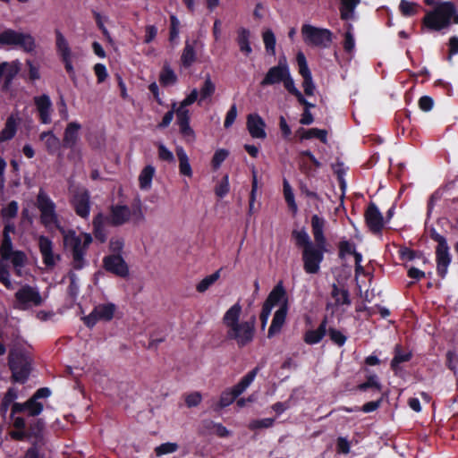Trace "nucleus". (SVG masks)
Wrapping results in <instances>:
<instances>
[{
  "instance_id": "6e6552de",
  "label": "nucleus",
  "mask_w": 458,
  "mask_h": 458,
  "mask_svg": "<svg viewBox=\"0 0 458 458\" xmlns=\"http://www.w3.org/2000/svg\"><path fill=\"white\" fill-rule=\"evenodd\" d=\"M326 252H327V244L316 242L302 250L301 259L304 271L310 275L318 273Z\"/></svg>"
},
{
  "instance_id": "4d7b16f0",
  "label": "nucleus",
  "mask_w": 458,
  "mask_h": 458,
  "mask_svg": "<svg viewBox=\"0 0 458 458\" xmlns=\"http://www.w3.org/2000/svg\"><path fill=\"white\" fill-rule=\"evenodd\" d=\"M203 426L207 429L215 428V434L220 437H227L230 435L229 430L221 423H216L208 420L203 421Z\"/></svg>"
},
{
  "instance_id": "b1692460",
  "label": "nucleus",
  "mask_w": 458,
  "mask_h": 458,
  "mask_svg": "<svg viewBox=\"0 0 458 458\" xmlns=\"http://www.w3.org/2000/svg\"><path fill=\"white\" fill-rule=\"evenodd\" d=\"M81 125L77 122H72L67 124L62 140L64 148L73 149L79 140V131Z\"/></svg>"
},
{
  "instance_id": "3c124183",
  "label": "nucleus",
  "mask_w": 458,
  "mask_h": 458,
  "mask_svg": "<svg viewBox=\"0 0 458 458\" xmlns=\"http://www.w3.org/2000/svg\"><path fill=\"white\" fill-rule=\"evenodd\" d=\"M215 90H216V85L211 81L210 75L208 74L206 76V79L204 81L202 87L200 88L199 102L210 98L215 93Z\"/></svg>"
},
{
  "instance_id": "473e14b6",
  "label": "nucleus",
  "mask_w": 458,
  "mask_h": 458,
  "mask_svg": "<svg viewBox=\"0 0 458 458\" xmlns=\"http://www.w3.org/2000/svg\"><path fill=\"white\" fill-rule=\"evenodd\" d=\"M45 428V421L42 419H37L31 421L26 429L30 439L33 438L32 444H38L43 440V431Z\"/></svg>"
},
{
  "instance_id": "052dcab7",
  "label": "nucleus",
  "mask_w": 458,
  "mask_h": 458,
  "mask_svg": "<svg viewBox=\"0 0 458 458\" xmlns=\"http://www.w3.org/2000/svg\"><path fill=\"white\" fill-rule=\"evenodd\" d=\"M296 61L298 64L299 73L302 78L310 77L311 72L308 66L306 57L302 52H299L296 55Z\"/></svg>"
},
{
  "instance_id": "13d9d810",
  "label": "nucleus",
  "mask_w": 458,
  "mask_h": 458,
  "mask_svg": "<svg viewBox=\"0 0 458 458\" xmlns=\"http://www.w3.org/2000/svg\"><path fill=\"white\" fill-rule=\"evenodd\" d=\"M328 332V335L330 340L338 347H342L345 344L347 341V336L344 335L340 330L329 327V329L327 331Z\"/></svg>"
},
{
  "instance_id": "cd10ccee",
  "label": "nucleus",
  "mask_w": 458,
  "mask_h": 458,
  "mask_svg": "<svg viewBox=\"0 0 458 458\" xmlns=\"http://www.w3.org/2000/svg\"><path fill=\"white\" fill-rule=\"evenodd\" d=\"M38 247L42 255L43 262L47 267H52L55 265V259L53 252L52 241L44 235L38 239Z\"/></svg>"
},
{
  "instance_id": "0eeeda50",
  "label": "nucleus",
  "mask_w": 458,
  "mask_h": 458,
  "mask_svg": "<svg viewBox=\"0 0 458 458\" xmlns=\"http://www.w3.org/2000/svg\"><path fill=\"white\" fill-rule=\"evenodd\" d=\"M430 238L437 242L436 247L437 273L441 278H445L452 261L447 241L445 236L438 233L434 228L430 231Z\"/></svg>"
},
{
  "instance_id": "2eb2a0df",
  "label": "nucleus",
  "mask_w": 458,
  "mask_h": 458,
  "mask_svg": "<svg viewBox=\"0 0 458 458\" xmlns=\"http://www.w3.org/2000/svg\"><path fill=\"white\" fill-rule=\"evenodd\" d=\"M289 71L290 68L285 57L280 58L276 65L268 69L264 78L260 81V86L267 87L281 83Z\"/></svg>"
},
{
  "instance_id": "7c9ffc66",
  "label": "nucleus",
  "mask_w": 458,
  "mask_h": 458,
  "mask_svg": "<svg viewBox=\"0 0 458 458\" xmlns=\"http://www.w3.org/2000/svg\"><path fill=\"white\" fill-rule=\"evenodd\" d=\"M39 139L45 141L46 149L50 155L55 154L62 147V142L59 138L54 134L53 131L41 132Z\"/></svg>"
},
{
  "instance_id": "864d4df0",
  "label": "nucleus",
  "mask_w": 458,
  "mask_h": 458,
  "mask_svg": "<svg viewBox=\"0 0 458 458\" xmlns=\"http://www.w3.org/2000/svg\"><path fill=\"white\" fill-rule=\"evenodd\" d=\"M262 38H263L266 51L268 54L275 55L276 41V36H275L274 32L268 29L263 32Z\"/></svg>"
},
{
  "instance_id": "7ed1b4c3",
  "label": "nucleus",
  "mask_w": 458,
  "mask_h": 458,
  "mask_svg": "<svg viewBox=\"0 0 458 458\" xmlns=\"http://www.w3.org/2000/svg\"><path fill=\"white\" fill-rule=\"evenodd\" d=\"M106 218L107 224L114 227L122 226L129 222L138 225L145 221L142 202L137 197L130 207L122 204L112 205L109 215L106 216Z\"/></svg>"
},
{
  "instance_id": "dca6fc26",
  "label": "nucleus",
  "mask_w": 458,
  "mask_h": 458,
  "mask_svg": "<svg viewBox=\"0 0 458 458\" xmlns=\"http://www.w3.org/2000/svg\"><path fill=\"white\" fill-rule=\"evenodd\" d=\"M364 218L368 228L372 233H381L385 225V220L376 203L372 201L369 203L364 213Z\"/></svg>"
},
{
  "instance_id": "ea45409f",
  "label": "nucleus",
  "mask_w": 458,
  "mask_h": 458,
  "mask_svg": "<svg viewBox=\"0 0 458 458\" xmlns=\"http://www.w3.org/2000/svg\"><path fill=\"white\" fill-rule=\"evenodd\" d=\"M176 155H177V157L179 160L180 174L184 176L191 177L192 176V169H191V166L189 162V157H188L186 152L184 151L183 148H182V147L177 148Z\"/></svg>"
},
{
  "instance_id": "6ab92c4d",
  "label": "nucleus",
  "mask_w": 458,
  "mask_h": 458,
  "mask_svg": "<svg viewBox=\"0 0 458 458\" xmlns=\"http://www.w3.org/2000/svg\"><path fill=\"white\" fill-rule=\"evenodd\" d=\"M301 160L299 168L301 172L307 177H314L317 169L321 167V163L315 157L310 150H304L301 152Z\"/></svg>"
},
{
  "instance_id": "c756f323",
  "label": "nucleus",
  "mask_w": 458,
  "mask_h": 458,
  "mask_svg": "<svg viewBox=\"0 0 458 458\" xmlns=\"http://www.w3.org/2000/svg\"><path fill=\"white\" fill-rule=\"evenodd\" d=\"M325 225L326 220L323 217L318 215H313L311 216V229L316 243L327 244V238L324 233Z\"/></svg>"
},
{
  "instance_id": "9b49d317",
  "label": "nucleus",
  "mask_w": 458,
  "mask_h": 458,
  "mask_svg": "<svg viewBox=\"0 0 458 458\" xmlns=\"http://www.w3.org/2000/svg\"><path fill=\"white\" fill-rule=\"evenodd\" d=\"M56 52L64 65V69L71 80H75V71L72 65V53L69 43L60 30H55Z\"/></svg>"
},
{
  "instance_id": "20e7f679",
  "label": "nucleus",
  "mask_w": 458,
  "mask_h": 458,
  "mask_svg": "<svg viewBox=\"0 0 458 458\" xmlns=\"http://www.w3.org/2000/svg\"><path fill=\"white\" fill-rule=\"evenodd\" d=\"M423 25L434 31L448 28L452 23L458 24V13L453 2H441L428 12L422 20Z\"/></svg>"
},
{
  "instance_id": "a19ab883",
  "label": "nucleus",
  "mask_w": 458,
  "mask_h": 458,
  "mask_svg": "<svg viewBox=\"0 0 458 458\" xmlns=\"http://www.w3.org/2000/svg\"><path fill=\"white\" fill-rule=\"evenodd\" d=\"M18 397V391L14 387H9L0 403V415L4 417L14 400Z\"/></svg>"
},
{
  "instance_id": "4468645a",
  "label": "nucleus",
  "mask_w": 458,
  "mask_h": 458,
  "mask_svg": "<svg viewBox=\"0 0 458 458\" xmlns=\"http://www.w3.org/2000/svg\"><path fill=\"white\" fill-rule=\"evenodd\" d=\"M1 260H11L14 267H21L26 261V255L21 250H13V241L11 237H3L0 246Z\"/></svg>"
},
{
  "instance_id": "a18cd8bd",
  "label": "nucleus",
  "mask_w": 458,
  "mask_h": 458,
  "mask_svg": "<svg viewBox=\"0 0 458 458\" xmlns=\"http://www.w3.org/2000/svg\"><path fill=\"white\" fill-rule=\"evenodd\" d=\"M17 47L25 53L33 54L37 47L36 40L31 34L22 32Z\"/></svg>"
},
{
  "instance_id": "680f3d73",
  "label": "nucleus",
  "mask_w": 458,
  "mask_h": 458,
  "mask_svg": "<svg viewBox=\"0 0 458 458\" xmlns=\"http://www.w3.org/2000/svg\"><path fill=\"white\" fill-rule=\"evenodd\" d=\"M180 32V21L178 18L172 14L170 16V28H169V41L174 43L179 37Z\"/></svg>"
},
{
  "instance_id": "393cba45",
  "label": "nucleus",
  "mask_w": 458,
  "mask_h": 458,
  "mask_svg": "<svg viewBox=\"0 0 458 458\" xmlns=\"http://www.w3.org/2000/svg\"><path fill=\"white\" fill-rule=\"evenodd\" d=\"M175 114L177 116V124L179 126V130L181 134L184 138H191L194 139L195 133L193 129L190 125V112L186 108L177 107L175 110Z\"/></svg>"
},
{
  "instance_id": "39448f33",
  "label": "nucleus",
  "mask_w": 458,
  "mask_h": 458,
  "mask_svg": "<svg viewBox=\"0 0 458 458\" xmlns=\"http://www.w3.org/2000/svg\"><path fill=\"white\" fill-rule=\"evenodd\" d=\"M259 371V367H255L249 371L242 379L232 388H227L220 394L219 401L212 405L215 412H220L222 409L231 405L238 396H240L254 381Z\"/></svg>"
},
{
  "instance_id": "e433bc0d",
  "label": "nucleus",
  "mask_w": 458,
  "mask_h": 458,
  "mask_svg": "<svg viewBox=\"0 0 458 458\" xmlns=\"http://www.w3.org/2000/svg\"><path fill=\"white\" fill-rule=\"evenodd\" d=\"M197 60V54L195 51V47L193 44H191L189 40H186L185 46L183 47L182 55H181V63L184 68H190Z\"/></svg>"
},
{
  "instance_id": "a878e982",
  "label": "nucleus",
  "mask_w": 458,
  "mask_h": 458,
  "mask_svg": "<svg viewBox=\"0 0 458 458\" xmlns=\"http://www.w3.org/2000/svg\"><path fill=\"white\" fill-rule=\"evenodd\" d=\"M19 72V66L15 64L3 62L0 64V79L4 78L2 91L9 90L11 84Z\"/></svg>"
},
{
  "instance_id": "e2e57ef3",
  "label": "nucleus",
  "mask_w": 458,
  "mask_h": 458,
  "mask_svg": "<svg viewBox=\"0 0 458 458\" xmlns=\"http://www.w3.org/2000/svg\"><path fill=\"white\" fill-rule=\"evenodd\" d=\"M258 191V179L257 174L255 171L252 172V182H251V191L250 193L249 199V215L251 216L253 214L254 203L256 201V194Z\"/></svg>"
},
{
  "instance_id": "f8f14e48",
  "label": "nucleus",
  "mask_w": 458,
  "mask_h": 458,
  "mask_svg": "<svg viewBox=\"0 0 458 458\" xmlns=\"http://www.w3.org/2000/svg\"><path fill=\"white\" fill-rule=\"evenodd\" d=\"M115 310L116 306L112 302L98 304L88 316H85L82 319L88 327L92 328L100 320H112Z\"/></svg>"
},
{
  "instance_id": "4c0bfd02",
  "label": "nucleus",
  "mask_w": 458,
  "mask_h": 458,
  "mask_svg": "<svg viewBox=\"0 0 458 458\" xmlns=\"http://www.w3.org/2000/svg\"><path fill=\"white\" fill-rule=\"evenodd\" d=\"M250 32L248 29L240 28L237 30V44L239 46L240 51L249 55L252 52V48L250 44Z\"/></svg>"
},
{
  "instance_id": "9d476101",
  "label": "nucleus",
  "mask_w": 458,
  "mask_h": 458,
  "mask_svg": "<svg viewBox=\"0 0 458 458\" xmlns=\"http://www.w3.org/2000/svg\"><path fill=\"white\" fill-rule=\"evenodd\" d=\"M37 207L40 211V221L44 225H57L58 215L55 211V204L43 190H39L37 196Z\"/></svg>"
},
{
  "instance_id": "37998d69",
  "label": "nucleus",
  "mask_w": 458,
  "mask_h": 458,
  "mask_svg": "<svg viewBox=\"0 0 458 458\" xmlns=\"http://www.w3.org/2000/svg\"><path fill=\"white\" fill-rule=\"evenodd\" d=\"M292 237L295 241L296 247L302 250H305V248H309L315 243L310 240V237L306 232L305 228L301 230H293Z\"/></svg>"
},
{
  "instance_id": "bb28decb",
  "label": "nucleus",
  "mask_w": 458,
  "mask_h": 458,
  "mask_svg": "<svg viewBox=\"0 0 458 458\" xmlns=\"http://www.w3.org/2000/svg\"><path fill=\"white\" fill-rule=\"evenodd\" d=\"M327 317L325 316L317 329H309L304 333L303 341L310 345L321 342L327 334Z\"/></svg>"
},
{
  "instance_id": "09e8293b",
  "label": "nucleus",
  "mask_w": 458,
  "mask_h": 458,
  "mask_svg": "<svg viewBox=\"0 0 458 458\" xmlns=\"http://www.w3.org/2000/svg\"><path fill=\"white\" fill-rule=\"evenodd\" d=\"M19 205L16 200H11L5 207L1 208V216L3 221H10L15 218L18 215Z\"/></svg>"
},
{
  "instance_id": "f704fd0d",
  "label": "nucleus",
  "mask_w": 458,
  "mask_h": 458,
  "mask_svg": "<svg viewBox=\"0 0 458 458\" xmlns=\"http://www.w3.org/2000/svg\"><path fill=\"white\" fill-rule=\"evenodd\" d=\"M331 296L335 300V306H349L352 303L349 291L344 287H339L336 284L332 285Z\"/></svg>"
},
{
  "instance_id": "5fc2aeb1",
  "label": "nucleus",
  "mask_w": 458,
  "mask_h": 458,
  "mask_svg": "<svg viewBox=\"0 0 458 458\" xmlns=\"http://www.w3.org/2000/svg\"><path fill=\"white\" fill-rule=\"evenodd\" d=\"M25 407H26V411L28 412V415L31 416V417L38 416L44 409L43 404L41 403L38 402L32 396L30 397L25 402Z\"/></svg>"
},
{
  "instance_id": "603ef678",
  "label": "nucleus",
  "mask_w": 458,
  "mask_h": 458,
  "mask_svg": "<svg viewBox=\"0 0 458 458\" xmlns=\"http://www.w3.org/2000/svg\"><path fill=\"white\" fill-rule=\"evenodd\" d=\"M356 251L355 243L348 241L343 240L338 243V257L340 259H344L347 255H353Z\"/></svg>"
},
{
  "instance_id": "2f4dec72",
  "label": "nucleus",
  "mask_w": 458,
  "mask_h": 458,
  "mask_svg": "<svg viewBox=\"0 0 458 458\" xmlns=\"http://www.w3.org/2000/svg\"><path fill=\"white\" fill-rule=\"evenodd\" d=\"M159 83L162 87H169L175 85L178 81V77L174 71L172 69L168 63H165L159 72Z\"/></svg>"
},
{
  "instance_id": "f3484780",
  "label": "nucleus",
  "mask_w": 458,
  "mask_h": 458,
  "mask_svg": "<svg viewBox=\"0 0 458 458\" xmlns=\"http://www.w3.org/2000/svg\"><path fill=\"white\" fill-rule=\"evenodd\" d=\"M14 296L22 309L30 305L37 307L42 303V297L39 292L29 284L21 286V288L15 293Z\"/></svg>"
},
{
  "instance_id": "338daca9",
  "label": "nucleus",
  "mask_w": 458,
  "mask_h": 458,
  "mask_svg": "<svg viewBox=\"0 0 458 458\" xmlns=\"http://www.w3.org/2000/svg\"><path fill=\"white\" fill-rule=\"evenodd\" d=\"M178 445L176 443H164L155 448L156 454L161 456L167 454H172L177 451Z\"/></svg>"
},
{
  "instance_id": "1a4fd4ad",
  "label": "nucleus",
  "mask_w": 458,
  "mask_h": 458,
  "mask_svg": "<svg viewBox=\"0 0 458 458\" xmlns=\"http://www.w3.org/2000/svg\"><path fill=\"white\" fill-rule=\"evenodd\" d=\"M303 40L307 45L327 48L333 41V33L328 29L318 28L310 24L301 27Z\"/></svg>"
},
{
  "instance_id": "4be33fe9",
  "label": "nucleus",
  "mask_w": 458,
  "mask_h": 458,
  "mask_svg": "<svg viewBox=\"0 0 458 458\" xmlns=\"http://www.w3.org/2000/svg\"><path fill=\"white\" fill-rule=\"evenodd\" d=\"M21 122V118L17 111L7 117L4 128L0 131V143L9 141L15 137Z\"/></svg>"
},
{
  "instance_id": "6e6d98bb",
  "label": "nucleus",
  "mask_w": 458,
  "mask_h": 458,
  "mask_svg": "<svg viewBox=\"0 0 458 458\" xmlns=\"http://www.w3.org/2000/svg\"><path fill=\"white\" fill-rule=\"evenodd\" d=\"M419 5L416 3L408 0H401L399 10L405 17L414 16L418 13Z\"/></svg>"
},
{
  "instance_id": "8fccbe9b",
  "label": "nucleus",
  "mask_w": 458,
  "mask_h": 458,
  "mask_svg": "<svg viewBox=\"0 0 458 458\" xmlns=\"http://www.w3.org/2000/svg\"><path fill=\"white\" fill-rule=\"evenodd\" d=\"M283 191H284V199L289 207V208L293 212H297V204L294 199V194L293 191V189L289 183V182L286 179H284L283 182Z\"/></svg>"
},
{
  "instance_id": "423d86ee",
  "label": "nucleus",
  "mask_w": 458,
  "mask_h": 458,
  "mask_svg": "<svg viewBox=\"0 0 458 458\" xmlns=\"http://www.w3.org/2000/svg\"><path fill=\"white\" fill-rule=\"evenodd\" d=\"M8 366L12 372L11 379L13 383L24 384L27 382L30 375L31 364L24 353L11 352L8 358Z\"/></svg>"
},
{
  "instance_id": "a211bd4d",
  "label": "nucleus",
  "mask_w": 458,
  "mask_h": 458,
  "mask_svg": "<svg viewBox=\"0 0 458 458\" xmlns=\"http://www.w3.org/2000/svg\"><path fill=\"white\" fill-rule=\"evenodd\" d=\"M246 126L252 138L260 140L267 138L266 123L258 113H252L247 115Z\"/></svg>"
},
{
  "instance_id": "49530a36",
  "label": "nucleus",
  "mask_w": 458,
  "mask_h": 458,
  "mask_svg": "<svg viewBox=\"0 0 458 458\" xmlns=\"http://www.w3.org/2000/svg\"><path fill=\"white\" fill-rule=\"evenodd\" d=\"M369 388H373L378 392L382 389L378 377L376 374L367 375L366 381L357 386V389L360 392H366Z\"/></svg>"
},
{
  "instance_id": "412c9836",
  "label": "nucleus",
  "mask_w": 458,
  "mask_h": 458,
  "mask_svg": "<svg viewBox=\"0 0 458 458\" xmlns=\"http://www.w3.org/2000/svg\"><path fill=\"white\" fill-rule=\"evenodd\" d=\"M72 207L77 216L87 219L90 213V196L88 191L75 194L71 200Z\"/></svg>"
},
{
  "instance_id": "de8ad7c7",
  "label": "nucleus",
  "mask_w": 458,
  "mask_h": 458,
  "mask_svg": "<svg viewBox=\"0 0 458 458\" xmlns=\"http://www.w3.org/2000/svg\"><path fill=\"white\" fill-rule=\"evenodd\" d=\"M221 269L216 270L213 274L204 277L197 285L196 290L198 293H205L211 285H213L220 278Z\"/></svg>"
},
{
  "instance_id": "aec40b11",
  "label": "nucleus",
  "mask_w": 458,
  "mask_h": 458,
  "mask_svg": "<svg viewBox=\"0 0 458 458\" xmlns=\"http://www.w3.org/2000/svg\"><path fill=\"white\" fill-rule=\"evenodd\" d=\"M34 104L36 106L40 123L43 124H49L52 122L51 113L53 111L52 101L49 96L42 94L41 96L35 97Z\"/></svg>"
},
{
  "instance_id": "c9c22d12",
  "label": "nucleus",
  "mask_w": 458,
  "mask_h": 458,
  "mask_svg": "<svg viewBox=\"0 0 458 458\" xmlns=\"http://www.w3.org/2000/svg\"><path fill=\"white\" fill-rule=\"evenodd\" d=\"M155 173L156 169L152 165H148L141 170L139 175V186L141 190L148 191L151 188Z\"/></svg>"
},
{
  "instance_id": "58836bf2",
  "label": "nucleus",
  "mask_w": 458,
  "mask_h": 458,
  "mask_svg": "<svg viewBox=\"0 0 458 458\" xmlns=\"http://www.w3.org/2000/svg\"><path fill=\"white\" fill-rule=\"evenodd\" d=\"M22 32L6 29L0 33V47L18 46Z\"/></svg>"
},
{
  "instance_id": "f03ea898",
  "label": "nucleus",
  "mask_w": 458,
  "mask_h": 458,
  "mask_svg": "<svg viewBox=\"0 0 458 458\" xmlns=\"http://www.w3.org/2000/svg\"><path fill=\"white\" fill-rule=\"evenodd\" d=\"M64 245L72 256L71 266L74 270H81L88 265L86 255L93 242L89 233H77L73 229L63 231Z\"/></svg>"
},
{
  "instance_id": "f257e3e1",
  "label": "nucleus",
  "mask_w": 458,
  "mask_h": 458,
  "mask_svg": "<svg viewBox=\"0 0 458 458\" xmlns=\"http://www.w3.org/2000/svg\"><path fill=\"white\" fill-rule=\"evenodd\" d=\"M242 308L239 302L229 308L223 317V324L226 327V338L233 341L239 348H243L254 340L256 332V315L248 320L240 321Z\"/></svg>"
},
{
  "instance_id": "774afa93",
  "label": "nucleus",
  "mask_w": 458,
  "mask_h": 458,
  "mask_svg": "<svg viewBox=\"0 0 458 458\" xmlns=\"http://www.w3.org/2000/svg\"><path fill=\"white\" fill-rule=\"evenodd\" d=\"M228 175H225L215 188V193L219 198H224L229 192Z\"/></svg>"
},
{
  "instance_id": "c85d7f7f",
  "label": "nucleus",
  "mask_w": 458,
  "mask_h": 458,
  "mask_svg": "<svg viewBox=\"0 0 458 458\" xmlns=\"http://www.w3.org/2000/svg\"><path fill=\"white\" fill-rule=\"evenodd\" d=\"M105 224H107L106 216L101 212L98 213L93 218L92 226L93 234L96 240L100 243H104L107 240V233L105 228Z\"/></svg>"
},
{
  "instance_id": "0e129e2a",
  "label": "nucleus",
  "mask_w": 458,
  "mask_h": 458,
  "mask_svg": "<svg viewBox=\"0 0 458 458\" xmlns=\"http://www.w3.org/2000/svg\"><path fill=\"white\" fill-rule=\"evenodd\" d=\"M229 156V151L225 148H220L216 150L214 156L211 160V165L214 169H218L222 163Z\"/></svg>"
},
{
  "instance_id": "79ce46f5",
  "label": "nucleus",
  "mask_w": 458,
  "mask_h": 458,
  "mask_svg": "<svg viewBox=\"0 0 458 458\" xmlns=\"http://www.w3.org/2000/svg\"><path fill=\"white\" fill-rule=\"evenodd\" d=\"M411 358V352H403L402 346L400 344H396L394 347V355L390 363L391 369L396 371L401 363L410 361Z\"/></svg>"
},
{
  "instance_id": "5701e85b",
  "label": "nucleus",
  "mask_w": 458,
  "mask_h": 458,
  "mask_svg": "<svg viewBox=\"0 0 458 458\" xmlns=\"http://www.w3.org/2000/svg\"><path fill=\"white\" fill-rule=\"evenodd\" d=\"M288 312V303L285 300L284 302L279 307L275 312L271 325L267 331V337L272 338L276 335L279 334L285 323L286 316Z\"/></svg>"
},
{
  "instance_id": "bf43d9fd",
  "label": "nucleus",
  "mask_w": 458,
  "mask_h": 458,
  "mask_svg": "<svg viewBox=\"0 0 458 458\" xmlns=\"http://www.w3.org/2000/svg\"><path fill=\"white\" fill-rule=\"evenodd\" d=\"M352 30V25L351 23H348L347 30L344 33V39L343 44L344 49L346 53H352L355 47V40Z\"/></svg>"
},
{
  "instance_id": "c03bdc74",
  "label": "nucleus",
  "mask_w": 458,
  "mask_h": 458,
  "mask_svg": "<svg viewBox=\"0 0 458 458\" xmlns=\"http://www.w3.org/2000/svg\"><path fill=\"white\" fill-rule=\"evenodd\" d=\"M340 17L344 21H348L352 18L353 12L356 6L360 3V0H340Z\"/></svg>"
},
{
  "instance_id": "ddd939ff",
  "label": "nucleus",
  "mask_w": 458,
  "mask_h": 458,
  "mask_svg": "<svg viewBox=\"0 0 458 458\" xmlns=\"http://www.w3.org/2000/svg\"><path fill=\"white\" fill-rule=\"evenodd\" d=\"M103 268L115 276L126 278L130 275L129 266L121 254H109L102 259Z\"/></svg>"
},
{
  "instance_id": "72a5a7b5",
  "label": "nucleus",
  "mask_w": 458,
  "mask_h": 458,
  "mask_svg": "<svg viewBox=\"0 0 458 458\" xmlns=\"http://www.w3.org/2000/svg\"><path fill=\"white\" fill-rule=\"evenodd\" d=\"M282 300H284V302L285 301V300L287 301L286 291L283 285V283L279 282L269 293L264 303L267 305L268 304L269 307L273 308L275 305L278 304Z\"/></svg>"
},
{
  "instance_id": "69168bd1",
  "label": "nucleus",
  "mask_w": 458,
  "mask_h": 458,
  "mask_svg": "<svg viewBox=\"0 0 458 458\" xmlns=\"http://www.w3.org/2000/svg\"><path fill=\"white\" fill-rule=\"evenodd\" d=\"M284 89L293 96L296 97L301 91L296 88L294 81L291 75L290 71L284 76L282 82Z\"/></svg>"
}]
</instances>
